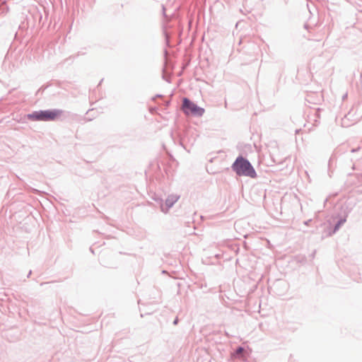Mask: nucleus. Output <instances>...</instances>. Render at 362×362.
Masks as SVG:
<instances>
[{
	"label": "nucleus",
	"instance_id": "f3484780",
	"mask_svg": "<svg viewBox=\"0 0 362 362\" xmlns=\"http://www.w3.org/2000/svg\"><path fill=\"white\" fill-rule=\"evenodd\" d=\"M90 250L92 252H93V250H92V248H91V247L90 248Z\"/></svg>",
	"mask_w": 362,
	"mask_h": 362
},
{
	"label": "nucleus",
	"instance_id": "f257e3e1",
	"mask_svg": "<svg viewBox=\"0 0 362 362\" xmlns=\"http://www.w3.org/2000/svg\"><path fill=\"white\" fill-rule=\"evenodd\" d=\"M231 168L238 176H247L251 178L257 177V173L251 163L242 156L236 158Z\"/></svg>",
	"mask_w": 362,
	"mask_h": 362
},
{
	"label": "nucleus",
	"instance_id": "7ed1b4c3",
	"mask_svg": "<svg viewBox=\"0 0 362 362\" xmlns=\"http://www.w3.org/2000/svg\"><path fill=\"white\" fill-rule=\"evenodd\" d=\"M182 110L187 115H191L196 117L202 116L205 112L203 107L198 106L188 98H183Z\"/></svg>",
	"mask_w": 362,
	"mask_h": 362
},
{
	"label": "nucleus",
	"instance_id": "39448f33",
	"mask_svg": "<svg viewBox=\"0 0 362 362\" xmlns=\"http://www.w3.org/2000/svg\"><path fill=\"white\" fill-rule=\"evenodd\" d=\"M346 221V216H341L338 218L332 231L329 232V235H332L339 230L340 227Z\"/></svg>",
	"mask_w": 362,
	"mask_h": 362
},
{
	"label": "nucleus",
	"instance_id": "dca6fc26",
	"mask_svg": "<svg viewBox=\"0 0 362 362\" xmlns=\"http://www.w3.org/2000/svg\"><path fill=\"white\" fill-rule=\"evenodd\" d=\"M161 209L163 211H164V209H163V206H161Z\"/></svg>",
	"mask_w": 362,
	"mask_h": 362
},
{
	"label": "nucleus",
	"instance_id": "4468645a",
	"mask_svg": "<svg viewBox=\"0 0 362 362\" xmlns=\"http://www.w3.org/2000/svg\"><path fill=\"white\" fill-rule=\"evenodd\" d=\"M346 95H346V94H345V95L343 96V99L346 98Z\"/></svg>",
	"mask_w": 362,
	"mask_h": 362
},
{
	"label": "nucleus",
	"instance_id": "9d476101",
	"mask_svg": "<svg viewBox=\"0 0 362 362\" xmlns=\"http://www.w3.org/2000/svg\"><path fill=\"white\" fill-rule=\"evenodd\" d=\"M162 96V95L158 94L154 98H153V100H154L156 98H161Z\"/></svg>",
	"mask_w": 362,
	"mask_h": 362
},
{
	"label": "nucleus",
	"instance_id": "0eeeda50",
	"mask_svg": "<svg viewBox=\"0 0 362 362\" xmlns=\"http://www.w3.org/2000/svg\"><path fill=\"white\" fill-rule=\"evenodd\" d=\"M161 6H162V14H163V17H165V18H168V16L166 15V13H165V6L163 4Z\"/></svg>",
	"mask_w": 362,
	"mask_h": 362
},
{
	"label": "nucleus",
	"instance_id": "6e6552de",
	"mask_svg": "<svg viewBox=\"0 0 362 362\" xmlns=\"http://www.w3.org/2000/svg\"><path fill=\"white\" fill-rule=\"evenodd\" d=\"M30 190H31L33 192H34V193H35V194H39V193L40 192V190H38V189H34V188H31V187H30Z\"/></svg>",
	"mask_w": 362,
	"mask_h": 362
},
{
	"label": "nucleus",
	"instance_id": "ddd939ff",
	"mask_svg": "<svg viewBox=\"0 0 362 362\" xmlns=\"http://www.w3.org/2000/svg\"><path fill=\"white\" fill-rule=\"evenodd\" d=\"M31 273H32V272H31V271H30V272H29V273H28V277H29V276H30V275L31 274Z\"/></svg>",
	"mask_w": 362,
	"mask_h": 362
},
{
	"label": "nucleus",
	"instance_id": "2eb2a0df",
	"mask_svg": "<svg viewBox=\"0 0 362 362\" xmlns=\"http://www.w3.org/2000/svg\"><path fill=\"white\" fill-rule=\"evenodd\" d=\"M351 151L352 152H356V150L355 149H352Z\"/></svg>",
	"mask_w": 362,
	"mask_h": 362
},
{
	"label": "nucleus",
	"instance_id": "9b49d317",
	"mask_svg": "<svg viewBox=\"0 0 362 362\" xmlns=\"http://www.w3.org/2000/svg\"><path fill=\"white\" fill-rule=\"evenodd\" d=\"M170 100H168V101H166V102L165 103V106H168V105H170Z\"/></svg>",
	"mask_w": 362,
	"mask_h": 362
},
{
	"label": "nucleus",
	"instance_id": "423d86ee",
	"mask_svg": "<svg viewBox=\"0 0 362 362\" xmlns=\"http://www.w3.org/2000/svg\"><path fill=\"white\" fill-rule=\"evenodd\" d=\"M244 348L243 346H238L234 352V356H240L241 354L244 351Z\"/></svg>",
	"mask_w": 362,
	"mask_h": 362
},
{
	"label": "nucleus",
	"instance_id": "f8f14e48",
	"mask_svg": "<svg viewBox=\"0 0 362 362\" xmlns=\"http://www.w3.org/2000/svg\"><path fill=\"white\" fill-rule=\"evenodd\" d=\"M310 221H311V220L306 221H305V225H308V223H309V222H310Z\"/></svg>",
	"mask_w": 362,
	"mask_h": 362
},
{
	"label": "nucleus",
	"instance_id": "1a4fd4ad",
	"mask_svg": "<svg viewBox=\"0 0 362 362\" xmlns=\"http://www.w3.org/2000/svg\"><path fill=\"white\" fill-rule=\"evenodd\" d=\"M178 321H179V320H178V318H177V317H176V318L173 320V325H177Z\"/></svg>",
	"mask_w": 362,
	"mask_h": 362
},
{
	"label": "nucleus",
	"instance_id": "f03ea898",
	"mask_svg": "<svg viewBox=\"0 0 362 362\" xmlns=\"http://www.w3.org/2000/svg\"><path fill=\"white\" fill-rule=\"evenodd\" d=\"M63 112L59 109L33 111L26 115L28 119L31 121H54Z\"/></svg>",
	"mask_w": 362,
	"mask_h": 362
},
{
	"label": "nucleus",
	"instance_id": "20e7f679",
	"mask_svg": "<svg viewBox=\"0 0 362 362\" xmlns=\"http://www.w3.org/2000/svg\"><path fill=\"white\" fill-rule=\"evenodd\" d=\"M180 198V196L177 195V194H170L169 195L166 199H165V207H166V211L170 209L175 202H177V200L179 199Z\"/></svg>",
	"mask_w": 362,
	"mask_h": 362
}]
</instances>
